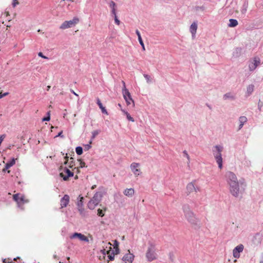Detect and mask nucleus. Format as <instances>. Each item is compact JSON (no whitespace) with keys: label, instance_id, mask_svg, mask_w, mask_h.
Returning <instances> with one entry per match:
<instances>
[{"label":"nucleus","instance_id":"9d476101","mask_svg":"<svg viewBox=\"0 0 263 263\" xmlns=\"http://www.w3.org/2000/svg\"><path fill=\"white\" fill-rule=\"evenodd\" d=\"M243 250V246L241 244L236 247L233 251V256L236 258H238L240 257V253L242 252Z\"/></svg>","mask_w":263,"mask_h":263},{"label":"nucleus","instance_id":"bb28decb","mask_svg":"<svg viewBox=\"0 0 263 263\" xmlns=\"http://www.w3.org/2000/svg\"><path fill=\"white\" fill-rule=\"evenodd\" d=\"M238 21L235 19L231 18L229 20L228 26L230 27H235L238 25Z\"/></svg>","mask_w":263,"mask_h":263},{"label":"nucleus","instance_id":"cd10ccee","mask_svg":"<svg viewBox=\"0 0 263 263\" xmlns=\"http://www.w3.org/2000/svg\"><path fill=\"white\" fill-rule=\"evenodd\" d=\"M107 245L110 246H109V250L106 251L105 248H103V249H102L101 250V252L103 255L109 254L110 253V251L111 250V243L109 242L107 243Z\"/></svg>","mask_w":263,"mask_h":263},{"label":"nucleus","instance_id":"864d4df0","mask_svg":"<svg viewBox=\"0 0 263 263\" xmlns=\"http://www.w3.org/2000/svg\"><path fill=\"white\" fill-rule=\"evenodd\" d=\"M8 94V92L5 93L3 96H0V98H1L3 96H6Z\"/></svg>","mask_w":263,"mask_h":263},{"label":"nucleus","instance_id":"bf43d9fd","mask_svg":"<svg viewBox=\"0 0 263 263\" xmlns=\"http://www.w3.org/2000/svg\"><path fill=\"white\" fill-rule=\"evenodd\" d=\"M57 257V256L55 255H54V258H55Z\"/></svg>","mask_w":263,"mask_h":263},{"label":"nucleus","instance_id":"58836bf2","mask_svg":"<svg viewBox=\"0 0 263 263\" xmlns=\"http://www.w3.org/2000/svg\"><path fill=\"white\" fill-rule=\"evenodd\" d=\"M78 210L81 215H84V209L81 207H78Z\"/></svg>","mask_w":263,"mask_h":263},{"label":"nucleus","instance_id":"6ab92c4d","mask_svg":"<svg viewBox=\"0 0 263 263\" xmlns=\"http://www.w3.org/2000/svg\"><path fill=\"white\" fill-rule=\"evenodd\" d=\"M135 193V191L134 189H126L124 190L123 193L127 197H132L134 195Z\"/></svg>","mask_w":263,"mask_h":263},{"label":"nucleus","instance_id":"2eb2a0df","mask_svg":"<svg viewBox=\"0 0 263 263\" xmlns=\"http://www.w3.org/2000/svg\"><path fill=\"white\" fill-rule=\"evenodd\" d=\"M69 202V197L68 195H65L63 198H61L60 203H61V208H63L68 204Z\"/></svg>","mask_w":263,"mask_h":263},{"label":"nucleus","instance_id":"412c9836","mask_svg":"<svg viewBox=\"0 0 263 263\" xmlns=\"http://www.w3.org/2000/svg\"><path fill=\"white\" fill-rule=\"evenodd\" d=\"M109 7L111 9V13L112 15H115L116 13V4L114 1H110L108 3Z\"/></svg>","mask_w":263,"mask_h":263},{"label":"nucleus","instance_id":"473e14b6","mask_svg":"<svg viewBox=\"0 0 263 263\" xmlns=\"http://www.w3.org/2000/svg\"><path fill=\"white\" fill-rule=\"evenodd\" d=\"M83 197H81L80 200L78 201V203H77V205L78 207H81L83 206Z\"/></svg>","mask_w":263,"mask_h":263},{"label":"nucleus","instance_id":"393cba45","mask_svg":"<svg viewBox=\"0 0 263 263\" xmlns=\"http://www.w3.org/2000/svg\"><path fill=\"white\" fill-rule=\"evenodd\" d=\"M97 103L99 106V108L101 109L102 114H107V111L105 108L103 106L102 104L101 103L100 99L99 98L97 100Z\"/></svg>","mask_w":263,"mask_h":263},{"label":"nucleus","instance_id":"8fccbe9b","mask_svg":"<svg viewBox=\"0 0 263 263\" xmlns=\"http://www.w3.org/2000/svg\"><path fill=\"white\" fill-rule=\"evenodd\" d=\"M63 132L62 131H61V132H60L58 135L56 136V137H64V136L63 135Z\"/></svg>","mask_w":263,"mask_h":263},{"label":"nucleus","instance_id":"0eeeda50","mask_svg":"<svg viewBox=\"0 0 263 263\" xmlns=\"http://www.w3.org/2000/svg\"><path fill=\"white\" fill-rule=\"evenodd\" d=\"M79 22V19L74 17L72 20L64 22L60 27L61 29H66L75 26Z\"/></svg>","mask_w":263,"mask_h":263},{"label":"nucleus","instance_id":"4be33fe9","mask_svg":"<svg viewBox=\"0 0 263 263\" xmlns=\"http://www.w3.org/2000/svg\"><path fill=\"white\" fill-rule=\"evenodd\" d=\"M254 89V85L250 84L247 87L246 95L247 96H250L253 92Z\"/></svg>","mask_w":263,"mask_h":263},{"label":"nucleus","instance_id":"e433bc0d","mask_svg":"<svg viewBox=\"0 0 263 263\" xmlns=\"http://www.w3.org/2000/svg\"><path fill=\"white\" fill-rule=\"evenodd\" d=\"M108 258L110 260H113L115 258V253L114 252H112L111 253V254H110V253L109 254H108Z\"/></svg>","mask_w":263,"mask_h":263},{"label":"nucleus","instance_id":"9b49d317","mask_svg":"<svg viewBox=\"0 0 263 263\" xmlns=\"http://www.w3.org/2000/svg\"><path fill=\"white\" fill-rule=\"evenodd\" d=\"M64 172L67 174V175H64L63 173H61L60 174V176L63 178L64 181H67L69 179V177L73 176V173L66 167L64 169Z\"/></svg>","mask_w":263,"mask_h":263},{"label":"nucleus","instance_id":"a18cd8bd","mask_svg":"<svg viewBox=\"0 0 263 263\" xmlns=\"http://www.w3.org/2000/svg\"><path fill=\"white\" fill-rule=\"evenodd\" d=\"M127 117V119L128 121H132V122H134V118H133L132 116H126Z\"/></svg>","mask_w":263,"mask_h":263},{"label":"nucleus","instance_id":"4468645a","mask_svg":"<svg viewBox=\"0 0 263 263\" xmlns=\"http://www.w3.org/2000/svg\"><path fill=\"white\" fill-rule=\"evenodd\" d=\"M186 190L187 193L190 194L194 191L195 192L199 191V187L195 186L193 182H191L187 184L186 186Z\"/></svg>","mask_w":263,"mask_h":263},{"label":"nucleus","instance_id":"37998d69","mask_svg":"<svg viewBox=\"0 0 263 263\" xmlns=\"http://www.w3.org/2000/svg\"><path fill=\"white\" fill-rule=\"evenodd\" d=\"M38 55L39 57H41L42 58L45 59H48L47 57L44 55L43 53L41 52H40L38 53Z\"/></svg>","mask_w":263,"mask_h":263},{"label":"nucleus","instance_id":"20e7f679","mask_svg":"<svg viewBox=\"0 0 263 263\" xmlns=\"http://www.w3.org/2000/svg\"><path fill=\"white\" fill-rule=\"evenodd\" d=\"M102 195L100 192H97L93 196L92 199L87 204L88 208L90 210H93L99 203L102 200Z\"/></svg>","mask_w":263,"mask_h":263},{"label":"nucleus","instance_id":"49530a36","mask_svg":"<svg viewBox=\"0 0 263 263\" xmlns=\"http://www.w3.org/2000/svg\"><path fill=\"white\" fill-rule=\"evenodd\" d=\"M18 4V3L17 2V0H14L12 3V5L14 7H15Z\"/></svg>","mask_w":263,"mask_h":263},{"label":"nucleus","instance_id":"6e6d98bb","mask_svg":"<svg viewBox=\"0 0 263 263\" xmlns=\"http://www.w3.org/2000/svg\"><path fill=\"white\" fill-rule=\"evenodd\" d=\"M67 260H68L69 262H70V257H67Z\"/></svg>","mask_w":263,"mask_h":263},{"label":"nucleus","instance_id":"b1692460","mask_svg":"<svg viewBox=\"0 0 263 263\" xmlns=\"http://www.w3.org/2000/svg\"><path fill=\"white\" fill-rule=\"evenodd\" d=\"M136 34H137V35L138 36V41L139 42L140 44L141 45V46L142 47L143 50H145V48L144 44V43L143 42V41H142V37L141 36V34H140V32L138 30H136Z\"/></svg>","mask_w":263,"mask_h":263},{"label":"nucleus","instance_id":"ea45409f","mask_svg":"<svg viewBox=\"0 0 263 263\" xmlns=\"http://www.w3.org/2000/svg\"><path fill=\"white\" fill-rule=\"evenodd\" d=\"M114 17H115V23L116 24H117L118 25H120V21L118 20V18H117V15H116V13L115 14V15H114Z\"/></svg>","mask_w":263,"mask_h":263},{"label":"nucleus","instance_id":"052dcab7","mask_svg":"<svg viewBox=\"0 0 263 263\" xmlns=\"http://www.w3.org/2000/svg\"><path fill=\"white\" fill-rule=\"evenodd\" d=\"M124 112L125 114H127L126 112H125V111H124Z\"/></svg>","mask_w":263,"mask_h":263},{"label":"nucleus","instance_id":"a878e982","mask_svg":"<svg viewBox=\"0 0 263 263\" xmlns=\"http://www.w3.org/2000/svg\"><path fill=\"white\" fill-rule=\"evenodd\" d=\"M143 77H144L146 81V83L148 84H152L154 82V80L153 78L147 74H143Z\"/></svg>","mask_w":263,"mask_h":263},{"label":"nucleus","instance_id":"72a5a7b5","mask_svg":"<svg viewBox=\"0 0 263 263\" xmlns=\"http://www.w3.org/2000/svg\"><path fill=\"white\" fill-rule=\"evenodd\" d=\"M97 215L99 216H100V217H103L104 216V212L103 211V210L102 209H99L98 210V213H97Z\"/></svg>","mask_w":263,"mask_h":263},{"label":"nucleus","instance_id":"6e6552de","mask_svg":"<svg viewBox=\"0 0 263 263\" xmlns=\"http://www.w3.org/2000/svg\"><path fill=\"white\" fill-rule=\"evenodd\" d=\"M156 254L155 252V247L153 245H151L148 248L146 253V257L149 261H151L156 258Z\"/></svg>","mask_w":263,"mask_h":263},{"label":"nucleus","instance_id":"7c9ffc66","mask_svg":"<svg viewBox=\"0 0 263 263\" xmlns=\"http://www.w3.org/2000/svg\"><path fill=\"white\" fill-rule=\"evenodd\" d=\"M76 152L78 155H81L83 153V148L81 146H77L76 148Z\"/></svg>","mask_w":263,"mask_h":263},{"label":"nucleus","instance_id":"a211bd4d","mask_svg":"<svg viewBox=\"0 0 263 263\" xmlns=\"http://www.w3.org/2000/svg\"><path fill=\"white\" fill-rule=\"evenodd\" d=\"M15 163V159L13 158L10 161L8 162L5 165V168L3 169V171L5 172L6 170L9 169L10 167L14 165Z\"/></svg>","mask_w":263,"mask_h":263},{"label":"nucleus","instance_id":"f03ea898","mask_svg":"<svg viewBox=\"0 0 263 263\" xmlns=\"http://www.w3.org/2000/svg\"><path fill=\"white\" fill-rule=\"evenodd\" d=\"M223 150V147L221 145H216L212 147L213 155L220 169L222 167V152Z\"/></svg>","mask_w":263,"mask_h":263},{"label":"nucleus","instance_id":"4d7b16f0","mask_svg":"<svg viewBox=\"0 0 263 263\" xmlns=\"http://www.w3.org/2000/svg\"><path fill=\"white\" fill-rule=\"evenodd\" d=\"M95 187H96V185H93L92 186V189H95Z\"/></svg>","mask_w":263,"mask_h":263},{"label":"nucleus","instance_id":"c9c22d12","mask_svg":"<svg viewBox=\"0 0 263 263\" xmlns=\"http://www.w3.org/2000/svg\"><path fill=\"white\" fill-rule=\"evenodd\" d=\"M247 5L244 4L242 7L241 10V13L243 14H245L247 11Z\"/></svg>","mask_w":263,"mask_h":263},{"label":"nucleus","instance_id":"c85d7f7f","mask_svg":"<svg viewBox=\"0 0 263 263\" xmlns=\"http://www.w3.org/2000/svg\"><path fill=\"white\" fill-rule=\"evenodd\" d=\"M223 99H234V96L231 93H227L223 96Z\"/></svg>","mask_w":263,"mask_h":263},{"label":"nucleus","instance_id":"680f3d73","mask_svg":"<svg viewBox=\"0 0 263 263\" xmlns=\"http://www.w3.org/2000/svg\"><path fill=\"white\" fill-rule=\"evenodd\" d=\"M60 263H63V262H60Z\"/></svg>","mask_w":263,"mask_h":263},{"label":"nucleus","instance_id":"ddd939ff","mask_svg":"<svg viewBox=\"0 0 263 263\" xmlns=\"http://www.w3.org/2000/svg\"><path fill=\"white\" fill-rule=\"evenodd\" d=\"M134 255L129 252L125 254L122 257V260L124 263H132L134 258Z\"/></svg>","mask_w":263,"mask_h":263},{"label":"nucleus","instance_id":"f704fd0d","mask_svg":"<svg viewBox=\"0 0 263 263\" xmlns=\"http://www.w3.org/2000/svg\"><path fill=\"white\" fill-rule=\"evenodd\" d=\"M183 154L184 155V156H185L188 160V162H187V163L189 164L190 162V156L189 155V154H187V152L185 150L183 152Z\"/></svg>","mask_w":263,"mask_h":263},{"label":"nucleus","instance_id":"f257e3e1","mask_svg":"<svg viewBox=\"0 0 263 263\" xmlns=\"http://www.w3.org/2000/svg\"><path fill=\"white\" fill-rule=\"evenodd\" d=\"M226 181L229 186L230 193L235 197L242 194L246 187L243 178L238 180L236 175L232 172L228 171L225 174Z\"/></svg>","mask_w":263,"mask_h":263},{"label":"nucleus","instance_id":"f8f14e48","mask_svg":"<svg viewBox=\"0 0 263 263\" xmlns=\"http://www.w3.org/2000/svg\"><path fill=\"white\" fill-rule=\"evenodd\" d=\"M140 164L136 162H133L130 164V168L136 177L140 175V170L138 168Z\"/></svg>","mask_w":263,"mask_h":263},{"label":"nucleus","instance_id":"c03bdc74","mask_svg":"<svg viewBox=\"0 0 263 263\" xmlns=\"http://www.w3.org/2000/svg\"><path fill=\"white\" fill-rule=\"evenodd\" d=\"M119 242L117 240H115L114 241V248H116V247H119Z\"/></svg>","mask_w":263,"mask_h":263},{"label":"nucleus","instance_id":"4c0bfd02","mask_svg":"<svg viewBox=\"0 0 263 263\" xmlns=\"http://www.w3.org/2000/svg\"><path fill=\"white\" fill-rule=\"evenodd\" d=\"M91 143H92V141L90 140V141L89 142V144L85 145V148L86 150H88L91 147Z\"/></svg>","mask_w":263,"mask_h":263},{"label":"nucleus","instance_id":"a19ab883","mask_svg":"<svg viewBox=\"0 0 263 263\" xmlns=\"http://www.w3.org/2000/svg\"><path fill=\"white\" fill-rule=\"evenodd\" d=\"M79 161H80V167L83 168L85 167V163L84 161H83L81 159H79Z\"/></svg>","mask_w":263,"mask_h":263},{"label":"nucleus","instance_id":"c756f323","mask_svg":"<svg viewBox=\"0 0 263 263\" xmlns=\"http://www.w3.org/2000/svg\"><path fill=\"white\" fill-rule=\"evenodd\" d=\"M100 133V130H93L92 132V136H91V141H92V140Z\"/></svg>","mask_w":263,"mask_h":263},{"label":"nucleus","instance_id":"423d86ee","mask_svg":"<svg viewBox=\"0 0 263 263\" xmlns=\"http://www.w3.org/2000/svg\"><path fill=\"white\" fill-rule=\"evenodd\" d=\"M123 84L122 94L124 100H125L127 105H132L134 103L130 93L128 90L126 88L125 83L124 81H122Z\"/></svg>","mask_w":263,"mask_h":263},{"label":"nucleus","instance_id":"2f4dec72","mask_svg":"<svg viewBox=\"0 0 263 263\" xmlns=\"http://www.w3.org/2000/svg\"><path fill=\"white\" fill-rule=\"evenodd\" d=\"M20 195L19 194H14L13 195V200L16 201L17 203V202L18 201V200L20 199Z\"/></svg>","mask_w":263,"mask_h":263},{"label":"nucleus","instance_id":"dca6fc26","mask_svg":"<svg viewBox=\"0 0 263 263\" xmlns=\"http://www.w3.org/2000/svg\"><path fill=\"white\" fill-rule=\"evenodd\" d=\"M197 29V23L193 22L190 26V31L192 34V36L194 39L196 36V33Z\"/></svg>","mask_w":263,"mask_h":263},{"label":"nucleus","instance_id":"3c124183","mask_svg":"<svg viewBox=\"0 0 263 263\" xmlns=\"http://www.w3.org/2000/svg\"><path fill=\"white\" fill-rule=\"evenodd\" d=\"M68 157L66 156V157H65V159H66V161L65 162H64V164H66L67 163V161H68Z\"/></svg>","mask_w":263,"mask_h":263},{"label":"nucleus","instance_id":"f3484780","mask_svg":"<svg viewBox=\"0 0 263 263\" xmlns=\"http://www.w3.org/2000/svg\"><path fill=\"white\" fill-rule=\"evenodd\" d=\"M79 238L82 241H88L87 238L84 235L81 233H74L71 237V238Z\"/></svg>","mask_w":263,"mask_h":263},{"label":"nucleus","instance_id":"de8ad7c7","mask_svg":"<svg viewBox=\"0 0 263 263\" xmlns=\"http://www.w3.org/2000/svg\"><path fill=\"white\" fill-rule=\"evenodd\" d=\"M115 254H118L120 252V250H119V247H116V248H115Z\"/></svg>","mask_w":263,"mask_h":263},{"label":"nucleus","instance_id":"5fc2aeb1","mask_svg":"<svg viewBox=\"0 0 263 263\" xmlns=\"http://www.w3.org/2000/svg\"><path fill=\"white\" fill-rule=\"evenodd\" d=\"M260 263H263V257L261 258V259L260 261Z\"/></svg>","mask_w":263,"mask_h":263},{"label":"nucleus","instance_id":"5701e85b","mask_svg":"<svg viewBox=\"0 0 263 263\" xmlns=\"http://www.w3.org/2000/svg\"><path fill=\"white\" fill-rule=\"evenodd\" d=\"M239 121L240 123L239 125V129H240L242 127L245 123L247 122V118H246V116H240L239 119Z\"/></svg>","mask_w":263,"mask_h":263},{"label":"nucleus","instance_id":"79ce46f5","mask_svg":"<svg viewBox=\"0 0 263 263\" xmlns=\"http://www.w3.org/2000/svg\"><path fill=\"white\" fill-rule=\"evenodd\" d=\"M50 120V116H45L42 119V121H49Z\"/></svg>","mask_w":263,"mask_h":263},{"label":"nucleus","instance_id":"09e8293b","mask_svg":"<svg viewBox=\"0 0 263 263\" xmlns=\"http://www.w3.org/2000/svg\"><path fill=\"white\" fill-rule=\"evenodd\" d=\"M74 165V162L73 160L71 161L69 163V167L72 168Z\"/></svg>","mask_w":263,"mask_h":263},{"label":"nucleus","instance_id":"13d9d810","mask_svg":"<svg viewBox=\"0 0 263 263\" xmlns=\"http://www.w3.org/2000/svg\"><path fill=\"white\" fill-rule=\"evenodd\" d=\"M47 115L49 116V115H50V112H48L47 113Z\"/></svg>","mask_w":263,"mask_h":263},{"label":"nucleus","instance_id":"1a4fd4ad","mask_svg":"<svg viewBox=\"0 0 263 263\" xmlns=\"http://www.w3.org/2000/svg\"><path fill=\"white\" fill-rule=\"evenodd\" d=\"M263 239V234L257 233L254 236L252 241L254 245L258 246L261 245Z\"/></svg>","mask_w":263,"mask_h":263},{"label":"nucleus","instance_id":"aec40b11","mask_svg":"<svg viewBox=\"0 0 263 263\" xmlns=\"http://www.w3.org/2000/svg\"><path fill=\"white\" fill-rule=\"evenodd\" d=\"M28 200L25 199V197L24 195H21L20 197L17 204L19 207H21L24 203H27Z\"/></svg>","mask_w":263,"mask_h":263},{"label":"nucleus","instance_id":"7ed1b4c3","mask_svg":"<svg viewBox=\"0 0 263 263\" xmlns=\"http://www.w3.org/2000/svg\"><path fill=\"white\" fill-rule=\"evenodd\" d=\"M182 209L187 221L192 224H197L198 220L195 217L194 213L190 210L189 205L187 204H184Z\"/></svg>","mask_w":263,"mask_h":263},{"label":"nucleus","instance_id":"39448f33","mask_svg":"<svg viewBox=\"0 0 263 263\" xmlns=\"http://www.w3.org/2000/svg\"><path fill=\"white\" fill-rule=\"evenodd\" d=\"M261 65V60L256 56L250 59L248 62V68L250 72L254 71L257 67Z\"/></svg>","mask_w":263,"mask_h":263},{"label":"nucleus","instance_id":"603ef678","mask_svg":"<svg viewBox=\"0 0 263 263\" xmlns=\"http://www.w3.org/2000/svg\"><path fill=\"white\" fill-rule=\"evenodd\" d=\"M72 93H73L75 96H78V95L73 90H71Z\"/></svg>","mask_w":263,"mask_h":263}]
</instances>
